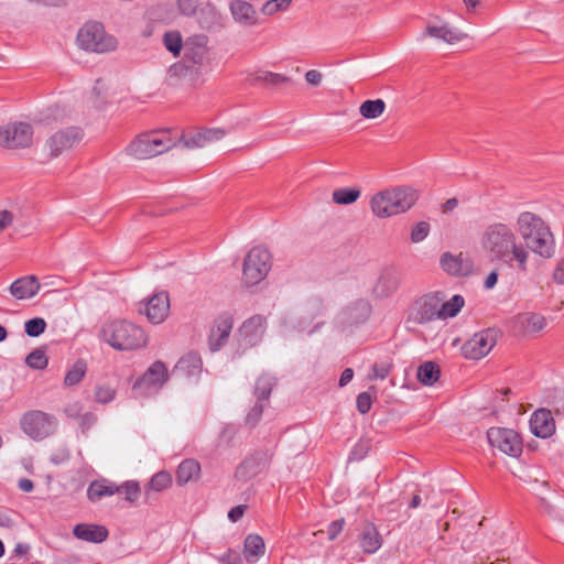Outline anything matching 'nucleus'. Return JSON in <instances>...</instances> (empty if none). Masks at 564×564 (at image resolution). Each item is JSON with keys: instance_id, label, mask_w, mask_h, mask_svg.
I'll list each match as a JSON object with an SVG mask.
<instances>
[{"instance_id": "nucleus-1", "label": "nucleus", "mask_w": 564, "mask_h": 564, "mask_svg": "<svg viewBox=\"0 0 564 564\" xmlns=\"http://www.w3.org/2000/svg\"><path fill=\"white\" fill-rule=\"evenodd\" d=\"M480 245L491 261H499L510 268L516 267L520 272H527L530 253L507 224L488 225L481 234Z\"/></svg>"}, {"instance_id": "nucleus-2", "label": "nucleus", "mask_w": 564, "mask_h": 564, "mask_svg": "<svg viewBox=\"0 0 564 564\" xmlns=\"http://www.w3.org/2000/svg\"><path fill=\"white\" fill-rule=\"evenodd\" d=\"M517 225L528 251L530 249L543 258L553 257L554 238L550 227L541 217L530 212H523L519 215Z\"/></svg>"}, {"instance_id": "nucleus-3", "label": "nucleus", "mask_w": 564, "mask_h": 564, "mask_svg": "<svg viewBox=\"0 0 564 564\" xmlns=\"http://www.w3.org/2000/svg\"><path fill=\"white\" fill-rule=\"evenodd\" d=\"M100 336L104 341L119 351L141 349L149 340L148 334L141 326L126 319L105 323L101 326Z\"/></svg>"}, {"instance_id": "nucleus-4", "label": "nucleus", "mask_w": 564, "mask_h": 564, "mask_svg": "<svg viewBox=\"0 0 564 564\" xmlns=\"http://www.w3.org/2000/svg\"><path fill=\"white\" fill-rule=\"evenodd\" d=\"M419 192L411 186H399L377 193L370 200L372 213L387 218L405 213L417 200Z\"/></svg>"}, {"instance_id": "nucleus-5", "label": "nucleus", "mask_w": 564, "mask_h": 564, "mask_svg": "<svg viewBox=\"0 0 564 564\" xmlns=\"http://www.w3.org/2000/svg\"><path fill=\"white\" fill-rule=\"evenodd\" d=\"M175 145L166 131L142 133L133 139L126 151L138 160H147L160 155Z\"/></svg>"}, {"instance_id": "nucleus-6", "label": "nucleus", "mask_w": 564, "mask_h": 564, "mask_svg": "<svg viewBox=\"0 0 564 564\" xmlns=\"http://www.w3.org/2000/svg\"><path fill=\"white\" fill-rule=\"evenodd\" d=\"M77 44L85 51L105 53L117 47V40L106 33L101 23L88 22L79 29Z\"/></svg>"}, {"instance_id": "nucleus-7", "label": "nucleus", "mask_w": 564, "mask_h": 564, "mask_svg": "<svg viewBox=\"0 0 564 564\" xmlns=\"http://www.w3.org/2000/svg\"><path fill=\"white\" fill-rule=\"evenodd\" d=\"M22 431L34 441H42L54 434L57 429V420L54 415L40 410H31L20 420Z\"/></svg>"}, {"instance_id": "nucleus-8", "label": "nucleus", "mask_w": 564, "mask_h": 564, "mask_svg": "<svg viewBox=\"0 0 564 564\" xmlns=\"http://www.w3.org/2000/svg\"><path fill=\"white\" fill-rule=\"evenodd\" d=\"M271 269V254L261 247L252 248L246 256L242 279L247 286L260 283Z\"/></svg>"}, {"instance_id": "nucleus-9", "label": "nucleus", "mask_w": 564, "mask_h": 564, "mask_svg": "<svg viewBox=\"0 0 564 564\" xmlns=\"http://www.w3.org/2000/svg\"><path fill=\"white\" fill-rule=\"evenodd\" d=\"M273 455L269 448L253 451L236 467L235 478L246 482L257 477L270 466Z\"/></svg>"}, {"instance_id": "nucleus-10", "label": "nucleus", "mask_w": 564, "mask_h": 564, "mask_svg": "<svg viewBox=\"0 0 564 564\" xmlns=\"http://www.w3.org/2000/svg\"><path fill=\"white\" fill-rule=\"evenodd\" d=\"M487 438L491 447L499 449L506 455L519 457L522 454V438L514 430L490 427L487 431Z\"/></svg>"}, {"instance_id": "nucleus-11", "label": "nucleus", "mask_w": 564, "mask_h": 564, "mask_svg": "<svg viewBox=\"0 0 564 564\" xmlns=\"http://www.w3.org/2000/svg\"><path fill=\"white\" fill-rule=\"evenodd\" d=\"M33 128L28 122L0 126V145L7 149H25L32 144Z\"/></svg>"}, {"instance_id": "nucleus-12", "label": "nucleus", "mask_w": 564, "mask_h": 564, "mask_svg": "<svg viewBox=\"0 0 564 564\" xmlns=\"http://www.w3.org/2000/svg\"><path fill=\"white\" fill-rule=\"evenodd\" d=\"M498 332L487 328L476 333L462 346V355L466 359L479 360L487 356L497 343Z\"/></svg>"}, {"instance_id": "nucleus-13", "label": "nucleus", "mask_w": 564, "mask_h": 564, "mask_svg": "<svg viewBox=\"0 0 564 564\" xmlns=\"http://www.w3.org/2000/svg\"><path fill=\"white\" fill-rule=\"evenodd\" d=\"M169 380V371L164 362L154 361L132 387L137 393L149 394L153 389L156 391Z\"/></svg>"}, {"instance_id": "nucleus-14", "label": "nucleus", "mask_w": 564, "mask_h": 564, "mask_svg": "<svg viewBox=\"0 0 564 564\" xmlns=\"http://www.w3.org/2000/svg\"><path fill=\"white\" fill-rule=\"evenodd\" d=\"M440 302H442V297L438 293H430L421 296L413 304L411 318L417 324H426L432 321L441 319Z\"/></svg>"}, {"instance_id": "nucleus-15", "label": "nucleus", "mask_w": 564, "mask_h": 564, "mask_svg": "<svg viewBox=\"0 0 564 564\" xmlns=\"http://www.w3.org/2000/svg\"><path fill=\"white\" fill-rule=\"evenodd\" d=\"M83 138V132L77 127H68L58 130L48 138L45 145L50 150V158L54 159L61 155L64 151L69 150L74 144L78 143Z\"/></svg>"}, {"instance_id": "nucleus-16", "label": "nucleus", "mask_w": 564, "mask_h": 564, "mask_svg": "<svg viewBox=\"0 0 564 564\" xmlns=\"http://www.w3.org/2000/svg\"><path fill=\"white\" fill-rule=\"evenodd\" d=\"M140 313L144 314L148 321L153 325L163 323L170 313L169 293L161 291L153 294L144 304V308L140 310Z\"/></svg>"}, {"instance_id": "nucleus-17", "label": "nucleus", "mask_w": 564, "mask_h": 564, "mask_svg": "<svg viewBox=\"0 0 564 564\" xmlns=\"http://www.w3.org/2000/svg\"><path fill=\"white\" fill-rule=\"evenodd\" d=\"M232 326L234 317L228 312H224L215 318L208 337V345L212 351H218L227 344Z\"/></svg>"}, {"instance_id": "nucleus-18", "label": "nucleus", "mask_w": 564, "mask_h": 564, "mask_svg": "<svg viewBox=\"0 0 564 564\" xmlns=\"http://www.w3.org/2000/svg\"><path fill=\"white\" fill-rule=\"evenodd\" d=\"M208 36L195 34L188 36L184 42V58L194 65L202 66L207 55Z\"/></svg>"}, {"instance_id": "nucleus-19", "label": "nucleus", "mask_w": 564, "mask_h": 564, "mask_svg": "<svg viewBox=\"0 0 564 564\" xmlns=\"http://www.w3.org/2000/svg\"><path fill=\"white\" fill-rule=\"evenodd\" d=\"M441 268L449 275L466 276L473 270V261L465 257L463 252L453 254L444 252L440 259Z\"/></svg>"}, {"instance_id": "nucleus-20", "label": "nucleus", "mask_w": 564, "mask_h": 564, "mask_svg": "<svg viewBox=\"0 0 564 564\" xmlns=\"http://www.w3.org/2000/svg\"><path fill=\"white\" fill-rule=\"evenodd\" d=\"M530 430L536 437L549 438L555 433V421L547 409L534 411L530 419Z\"/></svg>"}, {"instance_id": "nucleus-21", "label": "nucleus", "mask_w": 564, "mask_h": 564, "mask_svg": "<svg viewBox=\"0 0 564 564\" xmlns=\"http://www.w3.org/2000/svg\"><path fill=\"white\" fill-rule=\"evenodd\" d=\"M267 318L262 315H254L245 321L239 328V335L248 346L257 345L264 333Z\"/></svg>"}, {"instance_id": "nucleus-22", "label": "nucleus", "mask_w": 564, "mask_h": 564, "mask_svg": "<svg viewBox=\"0 0 564 564\" xmlns=\"http://www.w3.org/2000/svg\"><path fill=\"white\" fill-rule=\"evenodd\" d=\"M41 284L35 275H25L13 281L9 288L17 300H28L37 294Z\"/></svg>"}, {"instance_id": "nucleus-23", "label": "nucleus", "mask_w": 564, "mask_h": 564, "mask_svg": "<svg viewBox=\"0 0 564 564\" xmlns=\"http://www.w3.org/2000/svg\"><path fill=\"white\" fill-rule=\"evenodd\" d=\"M73 534L78 540L91 543H102L108 539L109 531L105 525L78 523L74 527Z\"/></svg>"}, {"instance_id": "nucleus-24", "label": "nucleus", "mask_w": 564, "mask_h": 564, "mask_svg": "<svg viewBox=\"0 0 564 564\" xmlns=\"http://www.w3.org/2000/svg\"><path fill=\"white\" fill-rule=\"evenodd\" d=\"M234 20L243 25H254L258 17L251 3L245 0H232L229 6Z\"/></svg>"}, {"instance_id": "nucleus-25", "label": "nucleus", "mask_w": 564, "mask_h": 564, "mask_svg": "<svg viewBox=\"0 0 564 564\" xmlns=\"http://www.w3.org/2000/svg\"><path fill=\"white\" fill-rule=\"evenodd\" d=\"M119 492H121V487H119L112 481L102 478L94 480L89 484L87 488V498L89 499V501L96 502L104 497L112 496Z\"/></svg>"}, {"instance_id": "nucleus-26", "label": "nucleus", "mask_w": 564, "mask_h": 564, "mask_svg": "<svg viewBox=\"0 0 564 564\" xmlns=\"http://www.w3.org/2000/svg\"><path fill=\"white\" fill-rule=\"evenodd\" d=\"M400 285V279L394 271L387 270L381 273L373 293L377 297L383 299L392 295Z\"/></svg>"}, {"instance_id": "nucleus-27", "label": "nucleus", "mask_w": 564, "mask_h": 564, "mask_svg": "<svg viewBox=\"0 0 564 564\" xmlns=\"http://www.w3.org/2000/svg\"><path fill=\"white\" fill-rule=\"evenodd\" d=\"M382 545V536L372 522H367L360 535V547L367 554L377 552Z\"/></svg>"}, {"instance_id": "nucleus-28", "label": "nucleus", "mask_w": 564, "mask_h": 564, "mask_svg": "<svg viewBox=\"0 0 564 564\" xmlns=\"http://www.w3.org/2000/svg\"><path fill=\"white\" fill-rule=\"evenodd\" d=\"M203 368V360L198 352L189 351L184 355L175 365L174 371L186 377L198 376Z\"/></svg>"}, {"instance_id": "nucleus-29", "label": "nucleus", "mask_w": 564, "mask_h": 564, "mask_svg": "<svg viewBox=\"0 0 564 564\" xmlns=\"http://www.w3.org/2000/svg\"><path fill=\"white\" fill-rule=\"evenodd\" d=\"M198 24L206 31H219L223 24V17L214 6H205L198 11Z\"/></svg>"}, {"instance_id": "nucleus-30", "label": "nucleus", "mask_w": 564, "mask_h": 564, "mask_svg": "<svg viewBox=\"0 0 564 564\" xmlns=\"http://www.w3.org/2000/svg\"><path fill=\"white\" fill-rule=\"evenodd\" d=\"M265 552V544L259 534H248L243 542V556L247 562L256 563Z\"/></svg>"}, {"instance_id": "nucleus-31", "label": "nucleus", "mask_w": 564, "mask_h": 564, "mask_svg": "<svg viewBox=\"0 0 564 564\" xmlns=\"http://www.w3.org/2000/svg\"><path fill=\"white\" fill-rule=\"evenodd\" d=\"M443 40L448 44H454L464 39L465 34L457 29L449 28L447 24L443 25H427L423 34Z\"/></svg>"}, {"instance_id": "nucleus-32", "label": "nucleus", "mask_w": 564, "mask_h": 564, "mask_svg": "<svg viewBox=\"0 0 564 564\" xmlns=\"http://www.w3.org/2000/svg\"><path fill=\"white\" fill-rule=\"evenodd\" d=\"M200 473V465L196 459H184L176 470V482L180 486L187 484L191 480L198 478Z\"/></svg>"}, {"instance_id": "nucleus-33", "label": "nucleus", "mask_w": 564, "mask_h": 564, "mask_svg": "<svg viewBox=\"0 0 564 564\" xmlns=\"http://www.w3.org/2000/svg\"><path fill=\"white\" fill-rule=\"evenodd\" d=\"M275 386L276 379L273 376L263 373L256 380L253 394L258 401H268Z\"/></svg>"}, {"instance_id": "nucleus-34", "label": "nucleus", "mask_w": 564, "mask_h": 564, "mask_svg": "<svg viewBox=\"0 0 564 564\" xmlns=\"http://www.w3.org/2000/svg\"><path fill=\"white\" fill-rule=\"evenodd\" d=\"M416 376L422 384L433 386L440 379V366L435 361H425L419 366Z\"/></svg>"}, {"instance_id": "nucleus-35", "label": "nucleus", "mask_w": 564, "mask_h": 564, "mask_svg": "<svg viewBox=\"0 0 564 564\" xmlns=\"http://www.w3.org/2000/svg\"><path fill=\"white\" fill-rule=\"evenodd\" d=\"M87 371V364L83 359H78L66 372L64 377L65 387L77 386Z\"/></svg>"}, {"instance_id": "nucleus-36", "label": "nucleus", "mask_w": 564, "mask_h": 564, "mask_svg": "<svg viewBox=\"0 0 564 564\" xmlns=\"http://www.w3.org/2000/svg\"><path fill=\"white\" fill-rule=\"evenodd\" d=\"M465 304V300L462 295L456 294L447 302H440L441 307V319L455 317Z\"/></svg>"}, {"instance_id": "nucleus-37", "label": "nucleus", "mask_w": 564, "mask_h": 564, "mask_svg": "<svg viewBox=\"0 0 564 564\" xmlns=\"http://www.w3.org/2000/svg\"><path fill=\"white\" fill-rule=\"evenodd\" d=\"M386 110V102L382 99L366 100L359 107L360 115L366 119H376Z\"/></svg>"}, {"instance_id": "nucleus-38", "label": "nucleus", "mask_w": 564, "mask_h": 564, "mask_svg": "<svg viewBox=\"0 0 564 564\" xmlns=\"http://www.w3.org/2000/svg\"><path fill=\"white\" fill-rule=\"evenodd\" d=\"M360 189L351 187H341L333 192V202L337 205H349L360 197Z\"/></svg>"}, {"instance_id": "nucleus-39", "label": "nucleus", "mask_w": 564, "mask_h": 564, "mask_svg": "<svg viewBox=\"0 0 564 564\" xmlns=\"http://www.w3.org/2000/svg\"><path fill=\"white\" fill-rule=\"evenodd\" d=\"M164 46L174 56H178L184 48L182 35L178 31H169L163 36Z\"/></svg>"}, {"instance_id": "nucleus-40", "label": "nucleus", "mask_w": 564, "mask_h": 564, "mask_svg": "<svg viewBox=\"0 0 564 564\" xmlns=\"http://www.w3.org/2000/svg\"><path fill=\"white\" fill-rule=\"evenodd\" d=\"M25 364L36 370H43L47 367L48 359L45 354V350L42 348H36L32 350L25 358Z\"/></svg>"}, {"instance_id": "nucleus-41", "label": "nucleus", "mask_w": 564, "mask_h": 564, "mask_svg": "<svg viewBox=\"0 0 564 564\" xmlns=\"http://www.w3.org/2000/svg\"><path fill=\"white\" fill-rule=\"evenodd\" d=\"M46 322L42 317H34L24 323V332L30 337H39L46 329Z\"/></svg>"}, {"instance_id": "nucleus-42", "label": "nucleus", "mask_w": 564, "mask_h": 564, "mask_svg": "<svg viewBox=\"0 0 564 564\" xmlns=\"http://www.w3.org/2000/svg\"><path fill=\"white\" fill-rule=\"evenodd\" d=\"M257 80L262 82L269 86H281L283 84L292 83L290 77L272 72H263L257 77Z\"/></svg>"}, {"instance_id": "nucleus-43", "label": "nucleus", "mask_w": 564, "mask_h": 564, "mask_svg": "<svg viewBox=\"0 0 564 564\" xmlns=\"http://www.w3.org/2000/svg\"><path fill=\"white\" fill-rule=\"evenodd\" d=\"M523 325L531 333H539L546 326V319L543 315L532 313L525 316Z\"/></svg>"}, {"instance_id": "nucleus-44", "label": "nucleus", "mask_w": 564, "mask_h": 564, "mask_svg": "<svg viewBox=\"0 0 564 564\" xmlns=\"http://www.w3.org/2000/svg\"><path fill=\"white\" fill-rule=\"evenodd\" d=\"M172 484V477L167 471H159L152 476L149 486L155 491H162Z\"/></svg>"}, {"instance_id": "nucleus-45", "label": "nucleus", "mask_w": 564, "mask_h": 564, "mask_svg": "<svg viewBox=\"0 0 564 564\" xmlns=\"http://www.w3.org/2000/svg\"><path fill=\"white\" fill-rule=\"evenodd\" d=\"M393 368V364L390 359L388 360H383V361H380V362H376L373 364L372 366V373L369 376V378L371 380H376V379H386L391 370Z\"/></svg>"}, {"instance_id": "nucleus-46", "label": "nucleus", "mask_w": 564, "mask_h": 564, "mask_svg": "<svg viewBox=\"0 0 564 564\" xmlns=\"http://www.w3.org/2000/svg\"><path fill=\"white\" fill-rule=\"evenodd\" d=\"M120 487L121 492L123 491L126 495V500L130 502H135L139 499L141 495V488L138 481L128 480L123 482Z\"/></svg>"}, {"instance_id": "nucleus-47", "label": "nucleus", "mask_w": 564, "mask_h": 564, "mask_svg": "<svg viewBox=\"0 0 564 564\" xmlns=\"http://www.w3.org/2000/svg\"><path fill=\"white\" fill-rule=\"evenodd\" d=\"M264 410V404L261 401H258L254 403V405L250 409L246 416V424L250 427H254L258 422L260 421L262 413Z\"/></svg>"}, {"instance_id": "nucleus-48", "label": "nucleus", "mask_w": 564, "mask_h": 564, "mask_svg": "<svg viewBox=\"0 0 564 564\" xmlns=\"http://www.w3.org/2000/svg\"><path fill=\"white\" fill-rule=\"evenodd\" d=\"M430 232V224L426 221L417 223L411 230V241L414 243L423 241Z\"/></svg>"}, {"instance_id": "nucleus-49", "label": "nucleus", "mask_w": 564, "mask_h": 564, "mask_svg": "<svg viewBox=\"0 0 564 564\" xmlns=\"http://www.w3.org/2000/svg\"><path fill=\"white\" fill-rule=\"evenodd\" d=\"M116 391L109 386L97 387L95 392V399L98 403H109L115 399Z\"/></svg>"}, {"instance_id": "nucleus-50", "label": "nucleus", "mask_w": 564, "mask_h": 564, "mask_svg": "<svg viewBox=\"0 0 564 564\" xmlns=\"http://www.w3.org/2000/svg\"><path fill=\"white\" fill-rule=\"evenodd\" d=\"M372 405V397L368 391H364L357 395L356 406L360 414H367Z\"/></svg>"}, {"instance_id": "nucleus-51", "label": "nucleus", "mask_w": 564, "mask_h": 564, "mask_svg": "<svg viewBox=\"0 0 564 564\" xmlns=\"http://www.w3.org/2000/svg\"><path fill=\"white\" fill-rule=\"evenodd\" d=\"M205 134H203L202 130L197 131L189 137H182V140L184 141V145L186 148L193 149V148H203L206 145V142L204 140Z\"/></svg>"}, {"instance_id": "nucleus-52", "label": "nucleus", "mask_w": 564, "mask_h": 564, "mask_svg": "<svg viewBox=\"0 0 564 564\" xmlns=\"http://www.w3.org/2000/svg\"><path fill=\"white\" fill-rule=\"evenodd\" d=\"M180 12L185 17H193L197 13L198 0H177Z\"/></svg>"}, {"instance_id": "nucleus-53", "label": "nucleus", "mask_w": 564, "mask_h": 564, "mask_svg": "<svg viewBox=\"0 0 564 564\" xmlns=\"http://www.w3.org/2000/svg\"><path fill=\"white\" fill-rule=\"evenodd\" d=\"M217 560L224 564H242L240 553L232 549H228L223 555L217 556Z\"/></svg>"}, {"instance_id": "nucleus-54", "label": "nucleus", "mask_w": 564, "mask_h": 564, "mask_svg": "<svg viewBox=\"0 0 564 564\" xmlns=\"http://www.w3.org/2000/svg\"><path fill=\"white\" fill-rule=\"evenodd\" d=\"M203 134H205V142L208 144L213 141H218L226 135V131L220 128H205L202 130Z\"/></svg>"}, {"instance_id": "nucleus-55", "label": "nucleus", "mask_w": 564, "mask_h": 564, "mask_svg": "<svg viewBox=\"0 0 564 564\" xmlns=\"http://www.w3.org/2000/svg\"><path fill=\"white\" fill-rule=\"evenodd\" d=\"M344 525H345L344 518L332 521L327 527L328 539L330 541L335 540L339 535V533L343 531Z\"/></svg>"}, {"instance_id": "nucleus-56", "label": "nucleus", "mask_w": 564, "mask_h": 564, "mask_svg": "<svg viewBox=\"0 0 564 564\" xmlns=\"http://www.w3.org/2000/svg\"><path fill=\"white\" fill-rule=\"evenodd\" d=\"M247 509V506L245 505H238L232 507L228 512V518L231 522H237L240 520Z\"/></svg>"}, {"instance_id": "nucleus-57", "label": "nucleus", "mask_w": 564, "mask_h": 564, "mask_svg": "<svg viewBox=\"0 0 564 564\" xmlns=\"http://www.w3.org/2000/svg\"><path fill=\"white\" fill-rule=\"evenodd\" d=\"M322 78V73L316 69H311L305 74L306 82L312 86H319Z\"/></svg>"}, {"instance_id": "nucleus-58", "label": "nucleus", "mask_w": 564, "mask_h": 564, "mask_svg": "<svg viewBox=\"0 0 564 564\" xmlns=\"http://www.w3.org/2000/svg\"><path fill=\"white\" fill-rule=\"evenodd\" d=\"M553 280L557 284H564V259L562 258L553 271Z\"/></svg>"}, {"instance_id": "nucleus-59", "label": "nucleus", "mask_w": 564, "mask_h": 564, "mask_svg": "<svg viewBox=\"0 0 564 564\" xmlns=\"http://www.w3.org/2000/svg\"><path fill=\"white\" fill-rule=\"evenodd\" d=\"M280 10H283L282 8H280V4L276 2V0H270L268 2H265L262 7V12L264 14H274L275 12L280 11Z\"/></svg>"}, {"instance_id": "nucleus-60", "label": "nucleus", "mask_w": 564, "mask_h": 564, "mask_svg": "<svg viewBox=\"0 0 564 564\" xmlns=\"http://www.w3.org/2000/svg\"><path fill=\"white\" fill-rule=\"evenodd\" d=\"M13 221V215L9 210L0 212V230L7 228Z\"/></svg>"}, {"instance_id": "nucleus-61", "label": "nucleus", "mask_w": 564, "mask_h": 564, "mask_svg": "<svg viewBox=\"0 0 564 564\" xmlns=\"http://www.w3.org/2000/svg\"><path fill=\"white\" fill-rule=\"evenodd\" d=\"M497 281H498V272L496 270H494L487 275L485 283H484V288L487 290H490L497 284Z\"/></svg>"}, {"instance_id": "nucleus-62", "label": "nucleus", "mask_w": 564, "mask_h": 564, "mask_svg": "<svg viewBox=\"0 0 564 564\" xmlns=\"http://www.w3.org/2000/svg\"><path fill=\"white\" fill-rule=\"evenodd\" d=\"M18 487L24 492H31L34 489V482L29 478H21L18 482Z\"/></svg>"}, {"instance_id": "nucleus-63", "label": "nucleus", "mask_w": 564, "mask_h": 564, "mask_svg": "<svg viewBox=\"0 0 564 564\" xmlns=\"http://www.w3.org/2000/svg\"><path fill=\"white\" fill-rule=\"evenodd\" d=\"M354 377V371L351 368H346L339 378V387H345L348 382L351 381Z\"/></svg>"}, {"instance_id": "nucleus-64", "label": "nucleus", "mask_w": 564, "mask_h": 564, "mask_svg": "<svg viewBox=\"0 0 564 564\" xmlns=\"http://www.w3.org/2000/svg\"><path fill=\"white\" fill-rule=\"evenodd\" d=\"M458 205V200L456 198H449L447 199L443 205H442V209H443V213H448V212H452L453 209H455Z\"/></svg>"}]
</instances>
